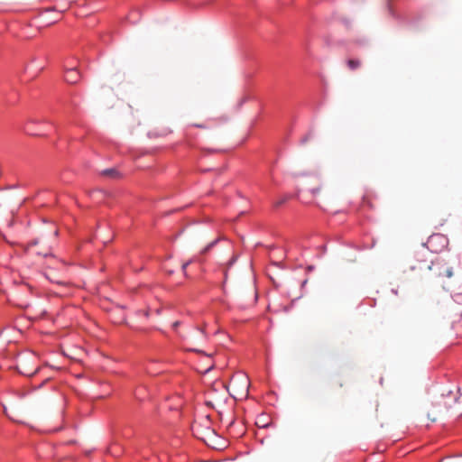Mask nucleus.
I'll return each mask as SVG.
<instances>
[{
	"instance_id": "nucleus-1",
	"label": "nucleus",
	"mask_w": 462,
	"mask_h": 462,
	"mask_svg": "<svg viewBox=\"0 0 462 462\" xmlns=\"http://www.w3.org/2000/svg\"><path fill=\"white\" fill-rule=\"evenodd\" d=\"M458 397L453 394L451 391L447 395L441 394L434 398L431 402L433 411L428 413V418L431 421H436L439 415L443 414L449 408L453 406L457 401Z\"/></svg>"
},
{
	"instance_id": "nucleus-2",
	"label": "nucleus",
	"mask_w": 462,
	"mask_h": 462,
	"mask_svg": "<svg viewBox=\"0 0 462 462\" xmlns=\"http://www.w3.org/2000/svg\"><path fill=\"white\" fill-rule=\"evenodd\" d=\"M412 269H419L420 271H424L429 273V277H451L453 274L452 269L448 267L445 263L441 262H430L429 263L427 261L421 260L420 261L418 266L412 267Z\"/></svg>"
},
{
	"instance_id": "nucleus-3",
	"label": "nucleus",
	"mask_w": 462,
	"mask_h": 462,
	"mask_svg": "<svg viewBox=\"0 0 462 462\" xmlns=\"http://www.w3.org/2000/svg\"><path fill=\"white\" fill-rule=\"evenodd\" d=\"M193 434L207 445L211 446L216 443L217 437L214 429L210 427V421L207 417L203 422H195L192 426Z\"/></svg>"
},
{
	"instance_id": "nucleus-4",
	"label": "nucleus",
	"mask_w": 462,
	"mask_h": 462,
	"mask_svg": "<svg viewBox=\"0 0 462 462\" xmlns=\"http://www.w3.org/2000/svg\"><path fill=\"white\" fill-rule=\"evenodd\" d=\"M230 387L236 398L246 397L249 392V380L244 375L235 376L230 381Z\"/></svg>"
},
{
	"instance_id": "nucleus-5",
	"label": "nucleus",
	"mask_w": 462,
	"mask_h": 462,
	"mask_svg": "<svg viewBox=\"0 0 462 462\" xmlns=\"http://www.w3.org/2000/svg\"><path fill=\"white\" fill-rule=\"evenodd\" d=\"M30 360L27 358H23L20 360V363L18 365L19 372L27 376H32L35 373L38 372L39 366L36 365L34 368L29 367Z\"/></svg>"
},
{
	"instance_id": "nucleus-6",
	"label": "nucleus",
	"mask_w": 462,
	"mask_h": 462,
	"mask_svg": "<svg viewBox=\"0 0 462 462\" xmlns=\"http://www.w3.org/2000/svg\"><path fill=\"white\" fill-rule=\"evenodd\" d=\"M80 79V74L76 68L69 69L65 73V80L69 84L77 83Z\"/></svg>"
},
{
	"instance_id": "nucleus-7",
	"label": "nucleus",
	"mask_w": 462,
	"mask_h": 462,
	"mask_svg": "<svg viewBox=\"0 0 462 462\" xmlns=\"http://www.w3.org/2000/svg\"><path fill=\"white\" fill-rule=\"evenodd\" d=\"M346 65L350 70H356L362 66L360 59H349L346 60Z\"/></svg>"
},
{
	"instance_id": "nucleus-8",
	"label": "nucleus",
	"mask_w": 462,
	"mask_h": 462,
	"mask_svg": "<svg viewBox=\"0 0 462 462\" xmlns=\"http://www.w3.org/2000/svg\"><path fill=\"white\" fill-rule=\"evenodd\" d=\"M102 174L111 178H116L117 176V171L115 169H107L103 171Z\"/></svg>"
},
{
	"instance_id": "nucleus-9",
	"label": "nucleus",
	"mask_w": 462,
	"mask_h": 462,
	"mask_svg": "<svg viewBox=\"0 0 462 462\" xmlns=\"http://www.w3.org/2000/svg\"><path fill=\"white\" fill-rule=\"evenodd\" d=\"M454 300L457 303L462 305V292H456L454 296Z\"/></svg>"
},
{
	"instance_id": "nucleus-10",
	"label": "nucleus",
	"mask_w": 462,
	"mask_h": 462,
	"mask_svg": "<svg viewBox=\"0 0 462 462\" xmlns=\"http://www.w3.org/2000/svg\"><path fill=\"white\" fill-rule=\"evenodd\" d=\"M452 291L454 292V294H455L456 292H462V284L455 285V286L452 288Z\"/></svg>"
},
{
	"instance_id": "nucleus-11",
	"label": "nucleus",
	"mask_w": 462,
	"mask_h": 462,
	"mask_svg": "<svg viewBox=\"0 0 462 462\" xmlns=\"http://www.w3.org/2000/svg\"><path fill=\"white\" fill-rule=\"evenodd\" d=\"M216 244V241L210 243L208 246H206L203 250H202V254H205L207 253L214 245Z\"/></svg>"
},
{
	"instance_id": "nucleus-12",
	"label": "nucleus",
	"mask_w": 462,
	"mask_h": 462,
	"mask_svg": "<svg viewBox=\"0 0 462 462\" xmlns=\"http://www.w3.org/2000/svg\"><path fill=\"white\" fill-rule=\"evenodd\" d=\"M189 263H190V261L184 263L182 264V270H183V271H185V270H186V268L188 267V265H189Z\"/></svg>"
},
{
	"instance_id": "nucleus-13",
	"label": "nucleus",
	"mask_w": 462,
	"mask_h": 462,
	"mask_svg": "<svg viewBox=\"0 0 462 462\" xmlns=\"http://www.w3.org/2000/svg\"><path fill=\"white\" fill-rule=\"evenodd\" d=\"M179 325H180V322H179V321H175V322L172 324V327H173L174 328H176Z\"/></svg>"
},
{
	"instance_id": "nucleus-14",
	"label": "nucleus",
	"mask_w": 462,
	"mask_h": 462,
	"mask_svg": "<svg viewBox=\"0 0 462 462\" xmlns=\"http://www.w3.org/2000/svg\"><path fill=\"white\" fill-rule=\"evenodd\" d=\"M283 202H284V200H279V201L275 204V206H277V207H278V206H280L281 204H282Z\"/></svg>"
},
{
	"instance_id": "nucleus-15",
	"label": "nucleus",
	"mask_w": 462,
	"mask_h": 462,
	"mask_svg": "<svg viewBox=\"0 0 462 462\" xmlns=\"http://www.w3.org/2000/svg\"><path fill=\"white\" fill-rule=\"evenodd\" d=\"M308 141V137H304L302 140H301V143H304Z\"/></svg>"
},
{
	"instance_id": "nucleus-16",
	"label": "nucleus",
	"mask_w": 462,
	"mask_h": 462,
	"mask_svg": "<svg viewBox=\"0 0 462 462\" xmlns=\"http://www.w3.org/2000/svg\"><path fill=\"white\" fill-rule=\"evenodd\" d=\"M194 351H196V352H198V353H202V351H201V350H196V349H194Z\"/></svg>"
},
{
	"instance_id": "nucleus-17",
	"label": "nucleus",
	"mask_w": 462,
	"mask_h": 462,
	"mask_svg": "<svg viewBox=\"0 0 462 462\" xmlns=\"http://www.w3.org/2000/svg\"><path fill=\"white\" fill-rule=\"evenodd\" d=\"M34 253H35L36 254H41V253H40V252H36V251H35Z\"/></svg>"
}]
</instances>
